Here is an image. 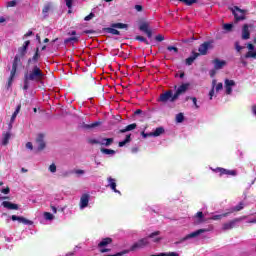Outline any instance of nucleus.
I'll list each match as a JSON object with an SVG mask.
<instances>
[{
    "mask_svg": "<svg viewBox=\"0 0 256 256\" xmlns=\"http://www.w3.org/2000/svg\"><path fill=\"white\" fill-rule=\"evenodd\" d=\"M111 27H113L114 29H127V24L113 23V24H111Z\"/></svg>",
    "mask_w": 256,
    "mask_h": 256,
    "instance_id": "f704fd0d",
    "label": "nucleus"
},
{
    "mask_svg": "<svg viewBox=\"0 0 256 256\" xmlns=\"http://www.w3.org/2000/svg\"><path fill=\"white\" fill-rule=\"evenodd\" d=\"M248 52L245 54V59H256L255 45L252 43L247 44Z\"/></svg>",
    "mask_w": 256,
    "mask_h": 256,
    "instance_id": "9b49d317",
    "label": "nucleus"
},
{
    "mask_svg": "<svg viewBox=\"0 0 256 256\" xmlns=\"http://www.w3.org/2000/svg\"><path fill=\"white\" fill-rule=\"evenodd\" d=\"M173 91L172 90H168L162 94H160L158 101L160 103H167V101H170V103H175V101H177V99H173Z\"/></svg>",
    "mask_w": 256,
    "mask_h": 256,
    "instance_id": "20e7f679",
    "label": "nucleus"
},
{
    "mask_svg": "<svg viewBox=\"0 0 256 256\" xmlns=\"http://www.w3.org/2000/svg\"><path fill=\"white\" fill-rule=\"evenodd\" d=\"M178 1H180L181 3H184L185 5H188V6H191L194 3H197V0H178Z\"/></svg>",
    "mask_w": 256,
    "mask_h": 256,
    "instance_id": "37998d69",
    "label": "nucleus"
},
{
    "mask_svg": "<svg viewBox=\"0 0 256 256\" xmlns=\"http://www.w3.org/2000/svg\"><path fill=\"white\" fill-rule=\"evenodd\" d=\"M51 10V4H46L42 10L44 17H47V13Z\"/></svg>",
    "mask_w": 256,
    "mask_h": 256,
    "instance_id": "a19ab883",
    "label": "nucleus"
},
{
    "mask_svg": "<svg viewBox=\"0 0 256 256\" xmlns=\"http://www.w3.org/2000/svg\"><path fill=\"white\" fill-rule=\"evenodd\" d=\"M74 173L76 175H85V170L77 169V170H74Z\"/></svg>",
    "mask_w": 256,
    "mask_h": 256,
    "instance_id": "13d9d810",
    "label": "nucleus"
},
{
    "mask_svg": "<svg viewBox=\"0 0 256 256\" xmlns=\"http://www.w3.org/2000/svg\"><path fill=\"white\" fill-rule=\"evenodd\" d=\"M235 49L238 53H240L241 50L243 49V46H241L239 42H235Z\"/></svg>",
    "mask_w": 256,
    "mask_h": 256,
    "instance_id": "864d4df0",
    "label": "nucleus"
},
{
    "mask_svg": "<svg viewBox=\"0 0 256 256\" xmlns=\"http://www.w3.org/2000/svg\"><path fill=\"white\" fill-rule=\"evenodd\" d=\"M163 133H165V128L158 127L152 132V137H160V135H163Z\"/></svg>",
    "mask_w": 256,
    "mask_h": 256,
    "instance_id": "a878e982",
    "label": "nucleus"
},
{
    "mask_svg": "<svg viewBox=\"0 0 256 256\" xmlns=\"http://www.w3.org/2000/svg\"><path fill=\"white\" fill-rule=\"evenodd\" d=\"M167 49L171 52L173 51L174 53H178L179 49L175 46H168Z\"/></svg>",
    "mask_w": 256,
    "mask_h": 256,
    "instance_id": "6e6d98bb",
    "label": "nucleus"
},
{
    "mask_svg": "<svg viewBox=\"0 0 256 256\" xmlns=\"http://www.w3.org/2000/svg\"><path fill=\"white\" fill-rule=\"evenodd\" d=\"M30 43L31 42L27 40L24 42L23 46L18 49V54L14 58L10 78L8 80V87H11L13 79L15 78V73H17V67L19 63H21V57H25V54L27 53V47H29Z\"/></svg>",
    "mask_w": 256,
    "mask_h": 256,
    "instance_id": "f03ea898",
    "label": "nucleus"
},
{
    "mask_svg": "<svg viewBox=\"0 0 256 256\" xmlns=\"http://www.w3.org/2000/svg\"><path fill=\"white\" fill-rule=\"evenodd\" d=\"M188 99H191L195 109H199L200 106L197 104V99L195 97H188Z\"/></svg>",
    "mask_w": 256,
    "mask_h": 256,
    "instance_id": "a18cd8bd",
    "label": "nucleus"
},
{
    "mask_svg": "<svg viewBox=\"0 0 256 256\" xmlns=\"http://www.w3.org/2000/svg\"><path fill=\"white\" fill-rule=\"evenodd\" d=\"M197 57H199V53H193L192 56H190L186 59V65H193V61H195V59H197Z\"/></svg>",
    "mask_w": 256,
    "mask_h": 256,
    "instance_id": "c85d7f7f",
    "label": "nucleus"
},
{
    "mask_svg": "<svg viewBox=\"0 0 256 256\" xmlns=\"http://www.w3.org/2000/svg\"><path fill=\"white\" fill-rule=\"evenodd\" d=\"M183 121H185V116L183 113H178L176 115V123H183Z\"/></svg>",
    "mask_w": 256,
    "mask_h": 256,
    "instance_id": "ea45409f",
    "label": "nucleus"
},
{
    "mask_svg": "<svg viewBox=\"0 0 256 256\" xmlns=\"http://www.w3.org/2000/svg\"><path fill=\"white\" fill-rule=\"evenodd\" d=\"M19 111H21V105H18L16 107V110L12 114V117L10 119L9 129L13 128V123H15V119H17V115H19Z\"/></svg>",
    "mask_w": 256,
    "mask_h": 256,
    "instance_id": "aec40b11",
    "label": "nucleus"
},
{
    "mask_svg": "<svg viewBox=\"0 0 256 256\" xmlns=\"http://www.w3.org/2000/svg\"><path fill=\"white\" fill-rule=\"evenodd\" d=\"M136 41H140V43H149L147 41V38L143 37V36H136Z\"/></svg>",
    "mask_w": 256,
    "mask_h": 256,
    "instance_id": "49530a36",
    "label": "nucleus"
},
{
    "mask_svg": "<svg viewBox=\"0 0 256 256\" xmlns=\"http://www.w3.org/2000/svg\"><path fill=\"white\" fill-rule=\"evenodd\" d=\"M2 206H4L5 209H9L10 211H17V209H19V206L17 204H13L10 201L2 202Z\"/></svg>",
    "mask_w": 256,
    "mask_h": 256,
    "instance_id": "6ab92c4d",
    "label": "nucleus"
},
{
    "mask_svg": "<svg viewBox=\"0 0 256 256\" xmlns=\"http://www.w3.org/2000/svg\"><path fill=\"white\" fill-rule=\"evenodd\" d=\"M164 256H179L177 252H164Z\"/></svg>",
    "mask_w": 256,
    "mask_h": 256,
    "instance_id": "5fc2aeb1",
    "label": "nucleus"
},
{
    "mask_svg": "<svg viewBox=\"0 0 256 256\" xmlns=\"http://www.w3.org/2000/svg\"><path fill=\"white\" fill-rule=\"evenodd\" d=\"M95 17V13L91 12L88 16L84 18V21H91Z\"/></svg>",
    "mask_w": 256,
    "mask_h": 256,
    "instance_id": "603ef678",
    "label": "nucleus"
},
{
    "mask_svg": "<svg viewBox=\"0 0 256 256\" xmlns=\"http://www.w3.org/2000/svg\"><path fill=\"white\" fill-rule=\"evenodd\" d=\"M101 125V122H94L92 124H85L84 128L85 129H95V127H99Z\"/></svg>",
    "mask_w": 256,
    "mask_h": 256,
    "instance_id": "58836bf2",
    "label": "nucleus"
},
{
    "mask_svg": "<svg viewBox=\"0 0 256 256\" xmlns=\"http://www.w3.org/2000/svg\"><path fill=\"white\" fill-rule=\"evenodd\" d=\"M9 139H11V134L7 132L2 138V145H7V143H9Z\"/></svg>",
    "mask_w": 256,
    "mask_h": 256,
    "instance_id": "e433bc0d",
    "label": "nucleus"
},
{
    "mask_svg": "<svg viewBox=\"0 0 256 256\" xmlns=\"http://www.w3.org/2000/svg\"><path fill=\"white\" fill-rule=\"evenodd\" d=\"M48 169L50 173H57V166L55 164H51Z\"/></svg>",
    "mask_w": 256,
    "mask_h": 256,
    "instance_id": "8fccbe9b",
    "label": "nucleus"
},
{
    "mask_svg": "<svg viewBox=\"0 0 256 256\" xmlns=\"http://www.w3.org/2000/svg\"><path fill=\"white\" fill-rule=\"evenodd\" d=\"M111 238H104L99 244L98 247H107L111 243Z\"/></svg>",
    "mask_w": 256,
    "mask_h": 256,
    "instance_id": "72a5a7b5",
    "label": "nucleus"
},
{
    "mask_svg": "<svg viewBox=\"0 0 256 256\" xmlns=\"http://www.w3.org/2000/svg\"><path fill=\"white\" fill-rule=\"evenodd\" d=\"M255 29V25L254 24H244L242 27V39L244 41H247L248 39H250L251 37V31H253Z\"/></svg>",
    "mask_w": 256,
    "mask_h": 256,
    "instance_id": "39448f33",
    "label": "nucleus"
},
{
    "mask_svg": "<svg viewBox=\"0 0 256 256\" xmlns=\"http://www.w3.org/2000/svg\"><path fill=\"white\" fill-rule=\"evenodd\" d=\"M159 231H156L152 234L149 235V238L150 239H153L154 243H159V241H161V238L160 237H157V235H159Z\"/></svg>",
    "mask_w": 256,
    "mask_h": 256,
    "instance_id": "2f4dec72",
    "label": "nucleus"
},
{
    "mask_svg": "<svg viewBox=\"0 0 256 256\" xmlns=\"http://www.w3.org/2000/svg\"><path fill=\"white\" fill-rule=\"evenodd\" d=\"M252 114L256 117V105L252 106Z\"/></svg>",
    "mask_w": 256,
    "mask_h": 256,
    "instance_id": "338daca9",
    "label": "nucleus"
},
{
    "mask_svg": "<svg viewBox=\"0 0 256 256\" xmlns=\"http://www.w3.org/2000/svg\"><path fill=\"white\" fill-rule=\"evenodd\" d=\"M244 207H245V204L243 202H240L238 205L233 207L229 213H233L235 211H241L242 209H244Z\"/></svg>",
    "mask_w": 256,
    "mask_h": 256,
    "instance_id": "473e14b6",
    "label": "nucleus"
},
{
    "mask_svg": "<svg viewBox=\"0 0 256 256\" xmlns=\"http://www.w3.org/2000/svg\"><path fill=\"white\" fill-rule=\"evenodd\" d=\"M227 215L228 213L213 215L210 219H212L213 221H219L223 219V217H227Z\"/></svg>",
    "mask_w": 256,
    "mask_h": 256,
    "instance_id": "4c0bfd02",
    "label": "nucleus"
},
{
    "mask_svg": "<svg viewBox=\"0 0 256 256\" xmlns=\"http://www.w3.org/2000/svg\"><path fill=\"white\" fill-rule=\"evenodd\" d=\"M213 65L216 70L223 69L227 65V61L216 58L213 60Z\"/></svg>",
    "mask_w": 256,
    "mask_h": 256,
    "instance_id": "a211bd4d",
    "label": "nucleus"
},
{
    "mask_svg": "<svg viewBox=\"0 0 256 256\" xmlns=\"http://www.w3.org/2000/svg\"><path fill=\"white\" fill-rule=\"evenodd\" d=\"M134 129H137V124L135 123L126 126L124 129H121L119 133H127V131H133Z\"/></svg>",
    "mask_w": 256,
    "mask_h": 256,
    "instance_id": "bb28decb",
    "label": "nucleus"
},
{
    "mask_svg": "<svg viewBox=\"0 0 256 256\" xmlns=\"http://www.w3.org/2000/svg\"><path fill=\"white\" fill-rule=\"evenodd\" d=\"M101 153H103V155H109L110 157H113V155H115V150L112 149H107V148H101L100 149Z\"/></svg>",
    "mask_w": 256,
    "mask_h": 256,
    "instance_id": "c756f323",
    "label": "nucleus"
},
{
    "mask_svg": "<svg viewBox=\"0 0 256 256\" xmlns=\"http://www.w3.org/2000/svg\"><path fill=\"white\" fill-rule=\"evenodd\" d=\"M43 79H45V73L39 67V65L34 64L29 66L27 72L24 75V91L29 89V82L33 81L34 83H43Z\"/></svg>",
    "mask_w": 256,
    "mask_h": 256,
    "instance_id": "f257e3e1",
    "label": "nucleus"
},
{
    "mask_svg": "<svg viewBox=\"0 0 256 256\" xmlns=\"http://www.w3.org/2000/svg\"><path fill=\"white\" fill-rule=\"evenodd\" d=\"M26 149H30V151H32V149H33V143L28 142V143L26 144Z\"/></svg>",
    "mask_w": 256,
    "mask_h": 256,
    "instance_id": "69168bd1",
    "label": "nucleus"
},
{
    "mask_svg": "<svg viewBox=\"0 0 256 256\" xmlns=\"http://www.w3.org/2000/svg\"><path fill=\"white\" fill-rule=\"evenodd\" d=\"M81 38V36H72L70 38H66L64 40L65 45H69V43H71L72 45H74V43H78L79 39Z\"/></svg>",
    "mask_w": 256,
    "mask_h": 256,
    "instance_id": "b1692460",
    "label": "nucleus"
},
{
    "mask_svg": "<svg viewBox=\"0 0 256 256\" xmlns=\"http://www.w3.org/2000/svg\"><path fill=\"white\" fill-rule=\"evenodd\" d=\"M134 9H135L136 11H138V12H141V11H143V6H141V5H135Z\"/></svg>",
    "mask_w": 256,
    "mask_h": 256,
    "instance_id": "0e129e2a",
    "label": "nucleus"
},
{
    "mask_svg": "<svg viewBox=\"0 0 256 256\" xmlns=\"http://www.w3.org/2000/svg\"><path fill=\"white\" fill-rule=\"evenodd\" d=\"M209 49H213V41L212 40L201 44L198 48V51H199L200 55H207V51Z\"/></svg>",
    "mask_w": 256,
    "mask_h": 256,
    "instance_id": "1a4fd4ad",
    "label": "nucleus"
},
{
    "mask_svg": "<svg viewBox=\"0 0 256 256\" xmlns=\"http://www.w3.org/2000/svg\"><path fill=\"white\" fill-rule=\"evenodd\" d=\"M224 31H231L233 29V24H224L223 25Z\"/></svg>",
    "mask_w": 256,
    "mask_h": 256,
    "instance_id": "09e8293b",
    "label": "nucleus"
},
{
    "mask_svg": "<svg viewBox=\"0 0 256 256\" xmlns=\"http://www.w3.org/2000/svg\"><path fill=\"white\" fill-rule=\"evenodd\" d=\"M50 208L52 209V213L57 214V207H55V205H53V203L50 204Z\"/></svg>",
    "mask_w": 256,
    "mask_h": 256,
    "instance_id": "680f3d73",
    "label": "nucleus"
},
{
    "mask_svg": "<svg viewBox=\"0 0 256 256\" xmlns=\"http://www.w3.org/2000/svg\"><path fill=\"white\" fill-rule=\"evenodd\" d=\"M17 6V1L16 0H12L7 2L6 7H16Z\"/></svg>",
    "mask_w": 256,
    "mask_h": 256,
    "instance_id": "3c124183",
    "label": "nucleus"
},
{
    "mask_svg": "<svg viewBox=\"0 0 256 256\" xmlns=\"http://www.w3.org/2000/svg\"><path fill=\"white\" fill-rule=\"evenodd\" d=\"M146 245H149V239L143 238L132 246V251H135V249H143V247H146Z\"/></svg>",
    "mask_w": 256,
    "mask_h": 256,
    "instance_id": "dca6fc26",
    "label": "nucleus"
},
{
    "mask_svg": "<svg viewBox=\"0 0 256 256\" xmlns=\"http://www.w3.org/2000/svg\"><path fill=\"white\" fill-rule=\"evenodd\" d=\"M11 219L12 221H18V223H23V225H33V221L28 220L23 216L12 215Z\"/></svg>",
    "mask_w": 256,
    "mask_h": 256,
    "instance_id": "2eb2a0df",
    "label": "nucleus"
},
{
    "mask_svg": "<svg viewBox=\"0 0 256 256\" xmlns=\"http://www.w3.org/2000/svg\"><path fill=\"white\" fill-rule=\"evenodd\" d=\"M189 89V83H185L180 85L177 89L176 92L174 93L173 99H179L181 95L184 93H187V90Z\"/></svg>",
    "mask_w": 256,
    "mask_h": 256,
    "instance_id": "9d476101",
    "label": "nucleus"
},
{
    "mask_svg": "<svg viewBox=\"0 0 256 256\" xmlns=\"http://www.w3.org/2000/svg\"><path fill=\"white\" fill-rule=\"evenodd\" d=\"M43 219L45 221H53L55 219V215H53L51 212H44Z\"/></svg>",
    "mask_w": 256,
    "mask_h": 256,
    "instance_id": "7c9ffc66",
    "label": "nucleus"
},
{
    "mask_svg": "<svg viewBox=\"0 0 256 256\" xmlns=\"http://www.w3.org/2000/svg\"><path fill=\"white\" fill-rule=\"evenodd\" d=\"M100 142V138L95 139V138H91L88 140V143H90L91 145H99Z\"/></svg>",
    "mask_w": 256,
    "mask_h": 256,
    "instance_id": "c03bdc74",
    "label": "nucleus"
},
{
    "mask_svg": "<svg viewBox=\"0 0 256 256\" xmlns=\"http://www.w3.org/2000/svg\"><path fill=\"white\" fill-rule=\"evenodd\" d=\"M232 13L236 21H243V19H245V11L239 9V7H234Z\"/></svg>",
    "mask_w": 256,
    "mask_h": 256,
    "instance_id": "ddd939ff",
    "label": "nucleus"
},
{
    "mask_svg": "<svg viewBox=\"0 0 256 256\" xmlns=\"http://www.w3.org/2000/svg\"><path fill=\"white\" fill-rule=\"evenodd\" d=\"M237 223H239V219L231 220L230 222L223 224L222 230L229 231L233 229Z\"/></svg>",
    "mask_w": 256,
    "mask_h": 256,
    "instance_id": "f3484780",
    "label": "nucleus"
},
{
    "mask_svg": "<svg viewBox=\"0 0 256 256\" xmlns=\"http://www.w3.org/2000/svg\"><path fill=\"white\" fill-rule=\"evenodd\" d=\"M214 173H219L220 177H223V175H227V177H237V171L236 170H228L225 168L217 167L216 169H212Z\"/></svg>",
    "mask_w": 256,
    "mask_h": 256,
    "instance_id": "423d86ee",
    "label": "nucleus"
},
{
    "mask_svg": "<svg viewBox=\"0 0 256 256\" xmlns=\"http://www.w3.org/2000/svg\"><path fill=\"white\" fill-rule=\"evenodd\" d=\"M106 32L110 33L111 35H121V33L119 32V30L110 27V28H106Z\"/></svg>",
    "mask_w": 256,
    "mask_h": 256,
    "instance_id": "c9c22d12",
    "label": "nucleus"
},
{
    "mask_svg": "<svg viewBox=\"0 0 256 256\" xmlns=\"http://www.w3.org/2000/svg\"><path fill=\"white\" fill-rule=\"evenodd\" d=\"M37 61H39V49H37L34 56L28 60V65H37Z\"/></svg>",
    "mask_w": 256,
    "mask_h": 256,
    "instance_id": "393cba45",
    "label": "nucleus"
},
{
    "mask_svg": "<svg viewBox=\"0 0 256 256\" xmlns=\"http://www.w3.org/2000/svg\"><path fill=\"white\" fill-rule=\"evenodd\" d=\"M247 223H256V218H252L250 220H247Z\"/></svg>",
    "mask_w": 256,
    "mask_h": 256,
    "instance_id": "774afa93",
    "label": "nucleus"
},
{
    "mask_svg": "<svg viewBox=\"0 0 256 256\" xmlns=\"http://www.w3.org/2000/svg\"><path fill=\"white\" fill-rule=\"evenodd\" d=\"M141 135H142V137H143L144 139H147V137H153L152 132H150V133L142 132Z\"/></svg>",
    "mask_w": 256,
    "mask_h": 256,
    "instance_id": "4d7b16f0",
    "label": "nucleus"
},
{
    "mask_svg": "<svg viewBox=\"0 0 256 256\" xmlns=\"http://www.w3.org/2000/svg\"><path fill=\"white\" fill-rule=\"evenodd\" d=\"M67 35H69L70 37H81L79 34H77V31L75 30H70Z\"/></svg>",
    "mask_w": 256,
    "mask_h": 256,
    "instance_id": "de8ad7c7",
    "label": "nucleus"
},
{
    "mask_svg": "<svg viewBox=\"0 0 256 256\" xmlns=\"http://www.w3.org/2000/svg\"><path fill=\"white\" fill-rule=\"evenodd\" d=\"M219 91H223V83H218L217 80L212 81V88L208 94L210 101L213 100V97H217Z\"/></svg>",
    "mask_w": 256,
    "mask_h": 256,
    "instance_id": "7ed1b4c3",
    "label": "nucleus"
},
{
    "mask_svg": "<svg viewBox=\"0 0 256 256\" xmlns=\"http://www.w3.org/2000/svg\"><path fill=\"white\" fill-rule=\"evenodd\" d=\"M1 193H3L4 195H9V193H10L9 187L3 188V189L1 190Z\"/></svg>",
    "mask_w": 256,
    "mask_h": 256,
    "instance_id": "052dcab7",
    "label": "nucleus"
},
{
    "mask_svg": "<svg viewBox=\"0 0 256 256\" xmlns=\"http://www.w3.org/2000/svg\"><path fill=\"white\" fill-rule=\"evenodd\" d=\"M66 3V6L68 7V9H71L72 5H73V1L72 0H64Z\"/></svg>",
    "mask_w": 256,
    "mask_h": 256,
    "instance_id": "bf43d9fd",
    "label": "nucleus"
},
{
    "mask_svg": "<svg viewBox=\"0 0 256 256\" xmlns=\"http://www.w3.org/2000/svg\"><path fill=\"white\" fill-rule=\"evenodd\" d=\"M113 138H100L99 145L102 147H110V145H113Z\"/></svg>",
    "mask_w": 256,
    "mask_h": 256,
    "instance_id": "412c9836",
    "label": "nucleus"
},
{
    "mask_svg": "<svg viewBox=\"0 0 256 256\" xmlns=\"http://www.w3.org/2000/svg\"><path fill=\"white\" fill-rule=\"evenodd\" d=\"M140 31H143L144 33H146L147 31H149V24L147 23H142L139 27Z\"/></svg>",
    "mask_w": 256,
    "mask_h": 256,
    "instance_id": "79ce46f5",
    "label": "nucleus"
},
{
    "mask_svg": "<svg viewBox=\"0 0 256 256\" xmlns=\"http://www.w3.org/2000/svg\"><path fill=\"white\" fill-rule=\"evenodd\" d=\"M89 199H91V195L85 193L82 194L80 197V202H79V209L80 211H83L84 209H87L89 207Z\"/></svg>",
    "mask_w": 256,
    "mask_h": 256,
    "instance_id": "0eeeda50",
    "label": "nucleus"
},
{
    "mask_svg": "<svg viewBox=\"0 0 256 256\" xmlns=\"http://www.w3.org/2000/svg\"><path fill=\"white\" fill-rule=\"evenodd\" d=\"M106 187L111 189V191H113L114 193H118V195H121V191L117 190V180L115 178L111 176L108 177Z\"/></svg>",
    "mask_w": 256,
    "mask_h": 256,
    "instance_id": "6e6552de",
    "label": "nucleus"
},
{
    "mask_svg": "<svg viewBox=\"0 0 256 256\" xmlns=\"http://www.w3.org/2000/svg\"><path fill=\"white\" fill-rule=\"evenodd\" d=\"M164 40H165V37H163V35H157L156 36V41L161 42V41H164Z\"/></svg>",
    "mask_w": 256,
    "mask_h": 256,
    "instance_id": "e2e57ef3",
    "label": "nucleus"
},
{
    "mask_svg": "<svg viewBox=\"0 0 256 256\" xmlns=\"http://www.w3.org/2000/svg\"><path fill=\"white\" fill-rule=\"evenodd\" d=\"M207 229H199V230H196L188 235H186L182 241H187V239H195V237H199V235H201V233H207Z\"/></svg>",
    "mask_w": 256,
    "mask_h": 256,
    "instance_id": "4468645a",
    "label": "nucleus"
},
{
    "mask_svg": "<svg viewBox=\"0 0 256 256\" xmlns=\"http://www.w3.org/2000/svg\"><path fill=\"white\" fill-rule=\"evenodd\" d=\"M127 143H131V134H127L126 138L123 141H120L118 146L119 147H125Z\"/></svg>",
    "mask_w": 256,
    "mask_h": 256,
    "instance_id": "cd10ccee",
    "label": "nucleus"
},
{
    "mask_svg": "<svg viewBox=\"0 0 256 256\" xmlns=\"http://www.w3.org/2000/svg\"><path fill=\"white\" fill-rule=\"evenodd\" d=\"M205 221L203 212H197L196 215L194 216V223L196 225H200V223H203Z\"/></svg>",
    "mask_w": 256,
    "mask_h": 256,
    "instance_id": "5701e85b",
    "label": "nucleus"
},
{
    "mask_svg": "<svg viewBox=\"0 0 256 256\" xmlns=\"http://www.w3.org/2000/svg\"><path fill=\"white\" fill-rule=\"evenodd\" d=\"M233 87H235V82L233 80L226 79L224 81V89L226 95H231L233 93Z\"/></svg>",
    "mask_w": 256,
    "mask_h": 256,
    "instance_id": "f8f14e48",
    "label": "nucleus"
},
{
    "mask_svg": "<svg viewBox=\"0 0 256 256\" xmlns=\"http://www.w3.org/2000/svg\"><path fill=\"white\" fill-rule=\"evenodd\" d=\"M43 134H39L36 140V143L38 145V151H43L45 149V141H43Z\"/></svg>",
    "mask_w": 256,
    "mask_h": 256,
    "instance_id": "4be33fe9",
    "label": "nucleus"
}]
</instances>
